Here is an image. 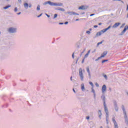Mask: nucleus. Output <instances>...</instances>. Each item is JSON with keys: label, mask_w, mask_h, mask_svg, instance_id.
Instances as JSON below:
<instances>
[{"label": "nucleus", "mask_w": 128, "mask_h": 128, "mask_svg": "<svg viewBox=\"0 0 128 128\" xmlns=\"http://www.w3.org/2000/svg\"><path fill=\"white\" fill-rule=\"evenodd\" d=\"M127 18H128V14H127Z\"/></svg>", "instance_id": "680f3d73"}, {"label": "nucleus", "mask_w": 128, "mask_h": 128, "mask_svg": "<svg viewBox=\"0 0 128 128\" xmlns=\"http://www.w3.org/2000/svg\"><path fill=\"white\" fill-rule=\"evenodd\" d=\"M70 80H72V76L70 77Z\"/></svg>", "instance_id": "6e6d98bb"}, {"label": "nucleus", "mask_w": 128, "mask_h": 128, "mask_svg": "<svg viewBox=\"0 0 128 128\" xmlns=\"http://www.w3.org/2000/svg\"><path fill=\"white\" fill-rule=\"evenodd\" d=\"M96 52V50H94V52Z\"/></svg>", "instance_id": "0e129e2a"}, {"label": "nucleus", "mask_w": 128, "mask_h": 128, "mask_svg": "<svg viewBox=\"0 0 128 128\" xmlns=\"http://www.w3.org/2000/svg\"><path fill=\"white\" fill-rule=\"evenodd\" d=\"M20 14H22V12H20L19 13H17V14H18V16H20Z\"/></svg>", "instance_id": "49530a36"}, {"label": "nucleus", "mask_w": 128, "mask_h": 128, "mask_svg": "<svg viewBox=\"0 0 128 128\" xmlns=\"http://www.w3.org/2000/svg\"><path fill=\"white\" fill-rule=\"evenodd\" d=\"M86 34H90V31H86Z\"/></svg>", "instance_id": "ea45409f"}, {"label": "nucleus", "mask_w": 128, "mask_h": 128, "mask_svg": "<svg viewBox=\"0 0 128 128\" xmlns=\"http://www.w3.org/2000/svg\"><path fill=\"white\" fill-rule=\"evenodd\" d=\"M88 8V6H81L78 8V10H86Z\"/></svg>", "instance_id": "0eeeda50"}, {"label": "nucleus", "mask_w": 128, "mask_h": 128, "mask_svg": "<svg viewBox=\"0 0 128 128\" xmlns=\"http://www.w3.org/2000/svg\"><path fill=\"white\" fill-rule=\"evenodd\" d=\"M40 10V5H38L36 8V10Z\"/></svg>", "instance_id": "5701e85b"}, {"label": "nucleus", "mask_w": 128, "mask_h": 128, "mask_svg": "<svg viewBox=\"0 0 128 128\" xmlns=\"http://www.w3.org/2000/svg\"><path fill=\"white\" fill-rule=\"evenodd\" d=\"M94 16V14H91L90 15V16Z\"/></svg>", "instance_id": "8fccbe9b"}, {"label": "nucleus", "mask_w": 128, "mask_h": 128, "mask_svg": "<svg viewBox=\"0 0 128 128\" xmlns=\"http://www.w3.org/2000/svg\"><path fill=\"white\" fill-rule=\"evenodd\" d=\"M104 112L106 114V120L107 124H108V108H106V102H104Z\"/></svg>", "instance_id": "7ed1b4c3"}, {"label": "nucleus", "mask_w": 128, "mask_h": 128, "mask_svg": "<svg viewBox=\"0 0 128 128\" xmlns=\"http://www.w3.org/2000/svg\"><path fill=\"white\" fill-rule=\"evenodd\" d=\"M108 54V51H105L102 52V54H101V58H104Z\"/></svg>", "instance_id": "9d476101"}, {"label": "nucleus", "mask_w": 128, "mask_h": 128, "mask_svg": "<svg viewBox=\"0 0 128 128\" xmlns=\"http://www.w3.org/2000/svg\"><path fill=\"white\" fill-rule=\"evenodd\" d=\"M120 22H116L112 26V28H118V26H120Z\"/></svg>", "instance_id": "9b49d317"}, {"label": "nucleus", "mask_w": 128, "mask_h": 128, "mask_svg": "<svg viewBox=\"0 0 128 128\" xmlns=\"http://www.w3.org/2000/svg\"><path fill=\"white\" fill-rule=\"evenodd\" d=\"M112 120L113 122V123L114 124V128H118V125L116 121V120H114V118H112Z\"/></svg>", "instance_id": "423d86ee"}, {"label": "nucleus", "mask_w": 128, "mask_h": 128, "mask_svg": "<svg viewBox=\"0 0 128 128\" xmlns=\"http://www.w3.org/2000/svg\"><path fill=\"white\" fill-rule=\"evenodd\" d=\"M59 24H64V23H62V22H60V23H59Z\"/></svg>", "instance_id": "864d4df0"}, {"label": "nucleus", "mask_w": 128, "mask_h": 128, "mask_svg": "<svg viewBox=\"0 0 128 128\" xmlns=\"http://www.w3.org/2000/svg\"><path fill=\"white\" fill-rule=\"evenodd\" d=\"M124 118L125 119L128 118V116H126V110H124Z\"/></svg>", "instance_id": "6ab92c4d"}, {"label": "nucleus", "mask_w": 128, "mask_h": 128, "mask_svg": "<svg viewBox=\"0 0 128 128\" xmlns=\"http://www.w3.org/2000/svg\"><path fill=\"white\" fill-rule=\"evenodd\" d=\"M90 84L92 86V88H94V84L92 83V82H89Z\"/></svg>", "instance_id": "cd10ccee"}, {"label": "nucleus", "mask_w": 128, "mask_h": 128, "mask_svg": "<svg viewBox=\"0 0 128 128\" xmlns=\"http://www.w3.org/2000/svg\"><path fill=\"white\" fill-rule=\"evenodd\" d=\"M100 58H102V57L100 56V57H98L97 59H96L95 60L96 62H98V60H100Z\"/></svg>", "instance_id": "bb28decb"}, {"label": "nucleus", "mask_w": 128, "mask_h": 128, "mask_svg": "<svg viewBox=\"0 0 128 128\" xmlns=\"http://www.w3.org/2000/svg\"><path fill=\"white\" fill-rule=\"evenodd\" d=\"M89 30H92V28H90Z\"/></svg>", "instance_id": "052dcab7"}, {"label": "nucleus", "mask_w": 128, "mask_h": 128, "mask_svg": "<svg viewBox=\"0 0 128 128\" xmlns=\"http://www.w3.org/2000/svg\"><path fill=\"white\" fill-rule=\"evenodd\" d=\"M126 6H127L126 10H128V4H127Z\"/></svg>", "instance_id": "5fc2aeb1"}, {"label": "nucleus", "mask_w": 128, "mask_h": 128, "mask_svg": "<svg viewBox=\"0 0 128 128\" xmlns=\"http://www.w3.org/2000/svg\"><path fill=\"white\" fill-rule=\"evenodd\" d=\"M79 76L81 80H84V74L82 73V68L79 69Z\"/></svg>", "instance_id": "20e7f679"}, {"label": "nucleus", "mask_w": 128, "mask_h": 128, "mask_svg": "<svg viewBox=\"0 0 128 128\" xmlns=\"http://www.w3.org/2000/svg\"><path fill=\"white\" fill-rule=\"evenodd\" d=\"M73 92H74V94H76V90H74V88H73Z\"/></svg>", "instance_id": "09e8293b"}, {"label": "nucleus", "mask_w": 128, "mask_h": 128, "mask_svg": "<svg viewBox=\"0 0 128 128\" xmlns=\"http://www.w3.org/2000/svg\"><path fill=\"white\" fill-rule=\"evenodd\" d=\"M58 18V14H54V18Z\"/></svg>", "instance_id": "72a5a7b5"}, {"label": "nucleus", "mask_w": 128, "mask_h": 128, "mask_svg": "<svg viewBox=\"0 0 128 128\" xmlns=\"http://www.w3.org/2000/svg\"><path fill=\"white\" fill-rule=\"evenodd\" d=\"M14 12H18V8L16 7H15L14 8Z\"/></svg>", "instance_id": "393cba45"}, {"label": "nucleus", "mask_w": 128, "mask_h": 128, "mask_svg": "<svg viewBox=\"0 0 128 128\" xmlns=\"http://www.w3.org/2000/svg\"><path fill=\"white\" fill-rule=\"evenodd\" d=\"M84 14V12L82 13V14Z\"/></svg>", "instance_id": "338daca9"}, {"label": "nucleus", "mask_w": 128, "mask_h": 128, "mask_svg": "<svg viewBox=\"0 0 128 128\" xmlns=\"http://www.w3.org/2000/svg\"><path fill=\"white\" fill-rule=\"evenodd\" d=\"M102 94H106V84H104L102 86Z\"/></svg>", "instance_id": "39448f33"}, {"label": "nucleus", "mask_w": 128, "mask_h": 128, "mask_svg": "<svg viewBox=\"0 0 128 128\" xmlns=\"http://www.w3.org/2000/svg\"><path fill=\"white\" fill-rule=\"evenodd\" d=\"M46 16H48V18H50V16L48 14H46Z\"/></svg>", "instance_id": "79ce46f5"}, {"label": "nucleus", "mask_w": 128, "mask_h": 128, "mask_svg": "<svg viewBox=\"0 0 128 128\" xmlns=\"http://www.w3.org/2000/svg\"><path fill=\"white\" fill-rule=\"evenodd\" d=\"M50 4V1H48V2H44V6H46V4Z\"/></svg>", "instance_id": "b1692460"}, {"label": "nucleus", "mask_w": 128, "mask_h": 128, "mask_svg": "<svg viewBox=\"0 0 128 128\" xmlns=\"http://www.w3.org/2000/svg\"><path fill=\"white\" fill-rule=\"evenodd\" d=\"M114 106L115 110L116 112H118V104H114Z\"/></svg>", "instance_id": "dca6fc26"}, {"label": "nucleus", "mask_w": 128, "mask_h": 128, "mask_svg": "<svg viewBox=\"0 0 128 128\" xmlns=\"http://www.w3.org/2000/svg\"><path fill=\"white\" fill-rule=\"evenodd\" d=\"M116 0H113V2H116Z\"/></svg>", "instance_id": "13d9d810"}, {"label": "nucleus", "mask_w": 128, "mask_h": 128, "mask_svg": "<svg viewBox=\"0 0 128 128\" xmlns=\"http://www.w3.org/2000/svg\"><path fill=\"white\" fill-rule=\"evenodd\" d=\"M118 2H122V4H124V1L122 0H117Z\"/></svg>", "instance_id": "e433bc0d"}, {"label": "nucleus", "mask_w": 128, "mask_h": 128, "mask_svg": "<svg viewBox=\"0 0 128 128\" xmlns=\"http://www.w3.org/2000/svg\"><path fill=\"white\" fill-rule=\"evenodd\" d=\"M95 85L96 86L97 88H98V87L100 86V85H98V84L97 82H96V83L95 84Z\"/></svg>", "instance_id": "2f4dec72"}, {"label": "nucleus", "mask_w": 128, "mask_h": 128, "mask_svg": "<svg viewBox=\"0 0 128 128\" xmlns=\"http://www.w3.org/2000/svg\"><path fill=\"white\" fill-rule=\"evenodd\" d=\"M102 44V41L101 42H98V46H100V44Z\"/></svg>", "instance_id": "f704fd0d"}, {"label": "nucleus", "mask_w": 128, "mask_h": 128, "mask_svg": "<svg viewBox=\"0 0 128 128\" xmlns=\"http://www.w3.org/2000/svg\"><path fill=\"white\" fill-rule=\"evenodd\" d=\"M18 2L22 4V0H18Z\"/></svg>", "instance_id": "c03bdc74"}, {"label": "nucleus", "mask_w": 128, "mask_h": 128, "mask_svg": "<svg viewBox=\"0 0 128 128\" xmlns=\"http://www.w3.org/2000/svg\"><path fill=\"white\" fill-rule=\"evenodd\" d=\"M50 6H54V2L49 1Z\"/></svg>", "instance_id": "412c9836"}, {"label": "nucleus", "mask_w": 128, "mask_h": 128, "mask_svg": "<svg viewBox=\"0 0 128 128\" xmlns=\"http://www.w3.org/2000/svg\"><path fill=\"white\" fill-rule=\"evenodd\" d=\"M76 22H78V20H78V19H76Z\"/></svg>", "instance_id": "4d7b16f0"}, {"label": "nucleus", "mask_w": 128, "mask_h": 128, "mask_svg": "<svg viewBox=\"0 0 128 128\" xmlns=\"http://www.w3.org/2000/svg\"><path fill=\"white\" fill-rule=\"evenodd\" d=\"M68 24V22H64V24Z\"/></svg>", "instance_id": "de8ad7c7"}, {"label": "nucleus", "mask_w": 128, "mask_h": 128, "mask_svg": "<svg viewBox=\"0 0 128 128\" xmlns=\"http://www.w3.org/2000/svg\"><path fill=\"white\" fill-rule=\"evenodd\" d=\"M103 98H104V96H103Z\"/></svg>", "instance_id": "69168bd1"}, {"label": "nucleus", "mask_w": 128, "mask_h": 128, "mask_svg": "<svg viewBox=\"0 0 128 128\" xmlns=\"http://www.w3.org/2000/svg\"><path fill=\"white\" fill-rule=\"evenodd\" d=\"M104 76L106 80H108V76L106 75H104Z\"/></svg>", "instance_id": "c9c22d12"}, {"label": "nucleus", "mask_w": 128, "mask_h": 128, "mask_svg": "<svg viewBox=\"0 0 128 128\" xmlns=\"http://www.w3.org/2000/svg\"><path fill=\"white\" fill-rule=\"evenodd\" d=\"M58 10H60L61 12H64V9L62 8H58Z\"/></svg>", "instance_id": "4be33fe9"}, {"label": "nucleus", "mask_w": 128, "mask_h": 128, "mask_svg": "<svg viewBox=\"0 0 128 128\" xmlns=\"http://www.w3.org/2000/svg\"><path fill=\"white\" fill-rule=\"evenodd\" d=\"M108 60H103L102 61V64H104V62H108Z\"/></svg>", "instance_id": "c85d7f7f"}, {"label": "nucleus", "mask_w": 128, "mask_h": 128, "mask_svg": "<svg viewBox=\"0 0 128 128\" xmlns=\"http://www.w3.org/2000/svg\"><path fill=\"white\" fill-rule=\"evenodd\" d=\"M86 120H90L89 116H88L86 117Z\"/></svg>", "instance_id": "37998d69"}, {"label": "nucleus", "mask_w": 128, "mask_h": 128, "mask_svg": "<svg viewBox=\"0 0 128 128\" xmlns=\"http://www.w3.org/2000/svg\"><path fill=\"white\" fill-rule=\"evenodd\" d=\"M73 14H74L76 16H79L78 14H77L76 12H74Z\"/></svg>", "instance_id": "473e14b6"}, {"label": "nucleus", "mask_w": 128, "mask_h": 128, "mask_svg": "<svg viewBox=\"0 0 128 128\" xmlns=\"http://www.w3.org/2000/svg\"><path fill=\"white\" fill-rule=\"evenodd\" d=\"M90 50H89L87 54H86L84 56V58H88V56H90Z\"/></svg>", "instance_id": "4468645a"}, {"label": "nucleus", "mask_w": 128, "mask_h": 128, "mask_svg": "<svg viewBox=\"0 0 128 128\" xmlns=\"http://www.w3.org/2000/svg\"><path fill=\"white\" fill-rule=\"evenodd\" d=\"M94 28H98V26H96H96H94Z\"/></svg>", "instance_id": "603ef678"}, {"label": "nucleus", "mask_w": 128, "mask_h": 128, "mask_svg": "<svg viewBox=\"0 0 128 128\" xmlns=\"http://www.w3.org/2000/svg\"><path fill=\"white\" fill-rule=\"evenodd\" d=\"M24 8L28 9V2H24Z\"/></svg>", "instance_id": "ddd939ff"}, {"label": "nucleus", "mask_w": 128, "mask_h": 128, "mask_svg": "<svg viewBox=\"0 0 128 128\" xmlns=\"http://www.w3.org/2000/svg\"><path fill=\"white\" fill-rule=\"evenodd\" d=\"M42 16V14H41L40 16H37V17L40 18Z\"/></svg>", "instance_id": "58836bf2"}, {"label": "nucleus", "mask_w": 128, "mask_h": 128, "mask_svg": "<svg viewBox=\"0 0 128 128\" xmlns=\"http://www.w3.org/2000/svg\"><path fill=\"white\" fill-rule=\"evenodd\" d=\"M68 14H70V16H72V15L74 14V12H68Z\"/></svg>", "instance_id": "a878e982"}, {"label": "nucleus", "mask_w": 128, "mask_h": 128, "mask_svg": "<svg viewBox=\"0 0 128 128\" xmlns=\"http://www.w3.org/2000/svg\"><path fill=\"white\" fill-rule=\"evenodd\" d=\"M126 30H128V26H126L124 27V30L122 32L121 34H120V36H122L124 34V32H126Z\"/></svg>", "instance_id": "1a4fd4ad"}, {"label": "nucleus", "mask_w": 128, "mask_h": 128, "mask_svg": "<svg viewBox=\"0 0 128 128\" xmlns=\"http://www.w3.org/2000/svg\"><path fill=\"white\" fill-rule=\"evenodd\" d=\"M64 4L60 2H54V6H62Z\"/></svg>", "instance_id": "6e6552de"}, {"label": "nucleus", "mask_w": 128, "mask_h": 128, "mask_svg": "<svg viewBox=\"0 0 128 128\" xmlns=\"http://www.w3.org/2000/svg\"><path fill=\"white\" fill-rule=\"evenodd\" d=\"M100 128H102V126H101L100 127Z\"/></svg>", "instance_id": "e2e57ef3"}, {"label": "nucleus", "mask_w": 128, "mask_h": 128, "mask_svg": "<svg viewBox=\"0 0 128 128\" xmlns=\"http://www.w3.org/2000/svg\"><path fill=\"white\" fill-rule=\"evenodd\" d=\"M86 71L88 74L90 78H91L92 75L90 74V68H88V67L86 68Z\"/></svg>", "instance_id": "2eb2a0df"}, {"label": "nucleus", "mask_w": 128, "mask_h": 128, "mask_svg": "<svg viewBox=\"0 0 128 128\" xmlns=\"http://www.w3.org/2000/svg\"><path fill=\"white\" fill-rule=\"evenodd\" d=\"M6 2H10V0H6Z\"/></svg>", "instance_id": "bf43d9fd"}, {"label": "nucleus", "mask_w": 128, "mask_h": 128, "mask_svg": "<svg viewBox=\"0 0 128 128\" xmlns=\"http://www.w3.org/2000/svg\"><path fill=\"white\" fill-rule=\"evenodd\" d=\"M125 122L126 124H128V118L125 119Z\"/></svg>", "instance_id": "7c9ffc66"}, {"label": "nucleus", "mask_w": 128, "mask_h": 128, "mask_svg": "<svg viewBox=\"0 0 128 128\" xmlns=\"http://www.w3.org/2000/svg\"><path fill=\"white\" fill-rule=\"evenodd\" d=\"M110 28H111V26H108V28L103 29L101 31L98 32L96 34V36H102V34L106 32L107 30H110Z\"/></svg>", "instance_id": "f03ea898"}, {"label": "nucleus", "mask_w": 128, "mask_h": 128, "mask_svg": "<svg viewBox=\"0 0 128 128\" xmlns=\"http://www.w3.org/2000/svg\"><path fill=\"white\" fill-rule=\"evenodd\" d=\"M7 32H9V34H16L18 32V28L10 27L7 29Z\"/></svg>", "instance_id": "f257e3e1"}, {"label": "nucleus", "mask_w": 128, "mask_h": 128, "mask_svg": "<svg viewBox=\"0 0 128 128\" xmlns=\"http://www.w3.org/2000/svg\"><path fill=\"white\" fill-rule=\"evenodd\" d=\"M126 26V24H123L122 26H120V28H124Z\"/></svg>", "instance_id": "c756f323"}, {"label": "nucleus", "mask_w": 128, "mask_h": 128, "mask_svg": "<svg viewBox=\"0 0 128 128\" xmlns=\"http://www.w3.org/2000/svg\"><path fill=\"white\" fill-rule=\"evenodd\" d=\"M11 6H10V5H8L7 6L4 7L3 8H4V10H8V8H10Z\"/></svg>", "instance_id": "aec40b11"}, {"label": "nucleus", "mask_w": 128, "mask_h": 128, "mask_svg": "<svg viewBox=\"0 0 128 128\" xmlns=\"http://www.w3.org/2000/svg\"><path fill=\"white\" fill-rule=\"evenodd\" d=\"M72 58H74V53H73L72 54Z\"/></svg>", "instance_id": "4c0bfd02"}, {"label": "nucleus", "mask_w": 128, "mask_h": 128, "mask_svg": "<svg viewBox=\"0 0 128 128\" xmlns=\"http://www.w3.org/2000/svg\"><path fill=\"white\" fill-rule=\"evenodd\" d=\"M98 116L100 118H102V111L100 110H99L98 111Z\"/></svg>", "instance_id": "f3484780"}, {"label": "nucleus", "mask_w": 128, "mask_h": 128, "mask_svg": "<svg viewBox=\"0 0 128 128\" xmlns=\"http://www.w3.org/2000/svg\"><path fill=\"white\" fill-rule=\"evenodd\" d=\"M80 86L82 92H84V90H86V88H84V83H82L80 85Z\"/></svg>", "instance_id": "f8f14e48"}, {"label": "nucleus", "mask_w": 128, "mask_h": 128, "mask_svg": "<svg viewBox=\"0 0 128 128\" xmlns=\"http://www.w3.org/2000/svg\"><path fill=\"white\" fill-rule=\"evenodd\" d=\"M84 59H83V60H82V64H84Z\"/></svg>", "instance_id": "a18cd8bd"}, {"label": "nucleus", "mask_w": 128, "mask_h": 128, "mask_svg": "<svg viewBox=\"0 0 128 128\" xmlns=\"http://www.w3.org/2000/svg\"><path fill=\"white\" fill-rule=\"evenodd\" d=\"M32 4H29L28 7L30 8H32Z\"/></svg>", "instance_id": "a19ab883"}, {"label": "nucleus", "mask_w": 128, "mask_h": 128, "mask_svg": "<svg viewBox=\"0 0 128 128\" xmlns=\"http://www.w3.org/2000/svg\"><path fill=\"white\" fill-rule=\"evenodd\" d=\"M102 22H100V23L98 24V25H99V26H102Z\"/></svg>", "instance_id": "3c124183"}, {"label": "nucleus", "mask_w": 128, "mask_h": 128, "mask_svg": "<svg viewBox=\"0 0 128 128\" xmlns=\"http://www.w3.org/2000/svg\"><path fill=\"white\" fill-rule=\"evenodd\" d=\"M1 32H0V34Z\"/></svg>", "instance_id": "774afa93"}, {"label": "nucleus", "mask_w": 128, "mask_h": 128, "mask_svg": "<svg viewBox=\"0 0 128 128\" xmlns=\"http://www.w3.org/2000/svg\"><path fill=\"white\" fill-rule=\"evenodd\" d=\"M92 90V92L94 94V96H96V91H94V87H92L91 88Z\"/></svg>", "instance_id": "a211bd4d"}]
</instances>
